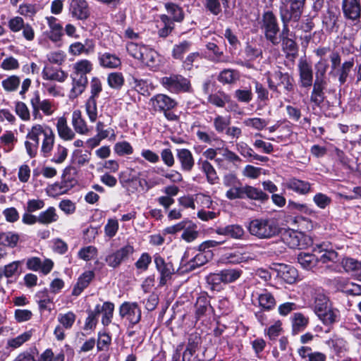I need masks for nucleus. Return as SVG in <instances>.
<instances>
[{"mask_svg": "<svg viewBox=\"0 0 361 361\" xmlns=\"http://www.w3.org/2000/svg\"><path fill=\"white\" fill-rule=\"evenodd\" d=\"M157 27L158 28L157 34L159 37L165 38L168 37L174 29V23L166 14H161L159 16V20L157 21Z\"/></svg>", "mask_w": 361, "mask_h": 361, "instance_id": "obj_29", "label": "nucleus"}, {"mask_svg": "<svg viewBox=\"0 0 361 361\" xmlns=\"http://www.w3.org/2000/svg\"><path fill=\"white\" fill-rule=\"evenodd\" d=\"M20 236L17 233L12 231H0V243L4 246L14 248L17 246Z\"/></svg>", "mask_w": 361, "mask_h": 361, "instance_id": "obj_47", "label": "nucleus"}, {"mask_svg": "<svg viewBox=\"0 0 361 361\" xmlns=\"http://www.w3.org/2000/svg\"><path fill=\"white\" fill-rule=\"evenodd\" d=\"M245 197L255 200L264 201L268 200L269 196L260 189L250 185H245L244 198Z\"/></svg>", "mask_w": 361, "mask_h": 361, "instance_id": "obj_52", "label": "nucleus"}, {"mask_svg": "<svg viewBox=\"0 0 361 361\" xmlns=\"http://www.w3.org/2000/svg\"><path fill=\"white\" fill-rule=\"evenodd\" d=\"M35 299L38 305L40 312H51L54 306V298L47 289L38 291L35 295Z\"/></svg>", "mask_w": 361, "mask_h": 361, "instance_id": "obj_22", "label": "nucleus"}, {"mask_svg": "<svg viewBox=\"0 0 361 361\" xmlns=\"http://www.w3.org/2000/svg\"><path fill=\"white\" fill-rule=\"evenodd\" d=\"M134 251L133 246L128 244L116 252L108 255L106 257L105 261L109 267L116 268L123 261L128 259L133 254Z\"/></svg>", "mask_w": 361, "mask_h": 361, "instance_id": "obj_13", "label": "nucleus"}, {"mask_svg": "<svg viewBox=\"0 0 361 361\" xmlns=\"http://www.w3.org/2000/svg\"><path fill=\"white\" fill-rule=\"evenodd\" d=\"M292 333L294 335L304 331L308 323L309 319L300 312L294 313L291 317Z\"/></svg>", "mask_w": 361, "mask_h": 361, "instance_id": "obj_41", "label": "nucleus"}, {"mask_svg": "<svg viewBox=\"0 0 361 361\" xmlns=\"http://www.w3.org/2000/svg\"><path fill=\"white\" fill-rule=\"evenodd\" d=\"M34 128L37 138L42 136L40 146V154L42 157L48 158L51 157L55 142V133L51 126L47 124L35 123Z\"/></svg>", "mask_w": 361, "mask_h": 361, "instance_id": "obj_3", "label": "nucleus"}, {"mask_svg": "<svg viewBox=\"0 0 361 361\" xmlns=\"http://www.w3.org/2000/svg\"><path fill=\"white\" fill-rule=\"evenodd\" d=\"M339 288L341 291L350 295H361V285L348 281L343 280L341 283Z\"/></svg>", "mask_w": 361, "mask_h": 361, "instance_id": "obj_62", "label": "nucleus"}, {"mask_svg": "<svg viewBox=\"0 0 361 361\" xmlns=\"http://www.w3.org/2000/svg\"><path fill=\"white\" fill-rule=\"evenodd\" d=\"M301 86L310 87L312 85L313 73L312 66L305 60L300 59L298 63Z\"/></svg>", "mask_w": 361, "mask_h": 361, "instance_id": "obj_23", "label": "nucleus"}, {"mask_svg": "<svg viewBox=\"0 0 361 361\" xmlns=\"http://www.w3.org/2000/svg\"><path fill=\"white\" fill-rule=\"evenodd\" d=\"M20 78L16 75H9L1 81L4 90L7 92H13L18 90L20 85Z\"/></svg>", "mask_w": 361, "mask_h": 361, "instance_id": "obj_51", "label": "nucleus"}, {"mask_svg": "<svg viewBox=\"0 0 361 361\" xmlns=\"http://www.w3.org/2000/svg\"><path fill=\"white\" fill-rule=\"evenodd\" d=\"M22 265L21 260L13 261L4 265L0 268V279L6 277L9 281V279L18 277L22 272Z\"/></svg>", "mask_w": 361, "mask_h": 361, "instance_id": "obj_28", "label": "nucleus"}, {"mask_svg": "<svg viewBox=\"0 0 361 361\" xmlns=\"http://www.w3.org/2000/svg\"><path fill=\"white\" fill-rule=\"evenodd\" d=\"M293 78L288 73L275 71L269 73L267 77L268 86L270 90L276 91L279 86H283L286 91L290 92L293 90Z\"/></svg>", "mask_w": 361, "mask_h": 361, "instance_id": "obj_7", "label": "nucleus"}, {"mask_svg": "<svg viewBox=\"0 0 361 361\" xmlns=\"http://www.w3.org/2000/svg\"><path fill=\"white\" fill-rule=\"evenodd\" d=\"M72 80V88L70 91V97L75 98L80 95L85 90L88 83L87 76H78L71 74Z\"/></svg>", "mask_w": 361, "mask_h": 361, "instance_id": "obj_35", "label": "nucleus"}, {"mask_svg": "<svg viewBox=\"0 0 361 361\" xmlns=\"http://www.w3.org/2000/svg\"><path fill=\"white\" fill-rule=\"evenodd\" d=\"M17 141V137L11 130H6L0 136V143L2 145L5 152H11L14 149Z\"/></svg>", "mask_w": 361, "mask_h": 361, "instance_id": "obj_45", "label": "nucleus"}, {"mask_svg": "<svg viewBox=\"0 0 361 361\" xmlns=\"http://www.w3.org/2000/svg\"><path fill=\"white\" fill-rule=\"evenodd\" d=\"M258 25L265 39L273 45H278L280 28L276 15L271 11H264L258 19Z\"/></svg>", "mask_w": 361, "mask_h": 361, "instance_id": "obj_2", "label": "nucleus"}, {"mask_svg": "<svg viewBox=\"0 0 361 361\" xmlns=\"http://www.w3.org/2000/svg\"><path fill=\"white\" fill-rule=\"evenodd\" d=\"M243 271L240 269H225L221 270L224 283L228 284L236 281L242 275Z\"/></svg>", "mask_w": 361, "mask_h": 361, "instance_id": "obj_58", "label": "nucleus"}, {"mask_svg": "<svg viewBox=\"0 0 361 361\" xmlns=\"http://www.w3.org/2000/svg\"><path fill=\"white\" fill-rule=\"evenodd\" d=\"M99 61L101 66L107 68H116L121 64L120 58L109 52L99 54Z\"/></svg>", "mask_w": 361, "mask_h": 361, "instance_id": "obj_43", "label": "nucleus"}, {"mask_svg": "<svg viewBox=\"0 0 361 361\" xmlns=\"http://www.w3.org/2000/svg\"><path fill=\"white\" fill-rule=\"evenodd\" d=\"M216 233L219 235L228 236L236 240L243 239L245 234L243 227L238 224L217 228Z\"/></svg>", "mask_w": 361, "mask_h": 361, "instance_id": "obj_33", "label": "nucleus"}, {"mask_svg": "<svg viewBox=\"0 0 361 361\" xmlns=\"http://www.w3.org/2000/svg\"><path fill=\"white\" fill-rule=\"evenodd\" d=\"M97 315L102 314V324L104 327L109 326L112 321L114 305L111 302H104L102 305L97 304L94 307Z\"/></svg>", "mask_w": 361, "mask_h": 361, "instance_id": "obj_26", "label": "nucleus"}, {"mask_svg": "<svg viewBox=\"0 0 361 361\" xmlns=\"http://www.w3.org/2000/svg\"><path fill=\"white\" fill-rule=\"evenodd\" d=\"M326 343L336 354H340L347 350V343L343 338H331Z\"/></svg>", "mask_w": 361, "mask_h": 361, "instance_id": "obj_63", "label": "nucleus"}, {"mask_svg": "<svg viewBox=\"0 0 361 361\" xmlns=\"http://www.w3.org/2000/svg\"><path fill=\"white\" fill-rule=\"evenodd\" d=\"M25 141L26 152L30 158H35L39 149V139L37 138L34 124L27 130Z\"/></svg>", "mask_w": 361, "mask_h": 361, "instance_id": "obj_19", "label": "nucleus"}, {"mask_svg": "<svg viewBox=\"0 0 361 361\" xmlns=\"http://www.w3.org/2000/svg\"><path fill=\"white\" fill-rule=\"evenodd\" d=\"M167 16H169L173 23H181L184 20L185 13L183 8L173 2H167L164 4Z\"/></svg>", "mask_w": 361, "mask_h": 361, "instance_id": "obj_38", "label": "nucleus"}, {"mask_svg": "<svg viewBox=\"0 0 361 361\" xmlns=\"http://www.w3.org/2000/svg\"><path fill=\"white\" fill-rule=\"evenodd\" d=\"M208 102L220 108L226 107V104H228L226 107L227 111L236 112L237 109H238L237 103L232 101L231 97L224 92L219 91L214 94H210L208 97Z\"/></svg>", "mask_w": 361, "mask_h": 361, "instance_id": "obj_14", "label": "nucleus"}, {"mask_svg": "<svg viewBox=\"0 0 361 361\" xmlns=\"http://www.w3.org/2000/svg\"><path fill=\"white\" fill-rule=\"evenodd\" d=\"M314 252L321 254L317 257V262L323 264L336 262L338 259V253L334 251L329 243L323 242L316 244L313 248Z\"/></svg>", "mask_w": 361, "mask_h": 361, "instance_id": "obj_15", "label": "nucleus"}, {"mask_svg": "<svg viewBox=\"0 0 361 361\" xmlns=\"http://www.w3.org/2000/svg\"><path fill=\"white\" fill-rule=\"evenodd\" d=\"M46 20L50 30L48 37L54 42H59L63 35L62 25L55 17H47Z\"/></svg>", "mask_w": 361, "mask_h": 361, "instance_id": "obj_31", "label": "nucleus"}, {"mask_svg": "<svg viewBox=\"0 0 361 361\" xmlns=\"http://www.w3.org/2000/svg\"><path fill=\"white\" fill-rule=\"evenodd\" d=\"M38 219L39 223L47 225L57 221L59 215L54 207H49L45 211L39 213Z\"/></svg>", "mask_w": 361, "mask_h": 361, "instance_id": "obj_49", "label": "nucleus"}, {"mask_svg": "<svg viewBox=\"0 0 361 361\" xmlns=\"http://www.w3.org/2000/svg\"><path fill=\"white\" fill-rule=\"evenodd\" d=\"M142 57L140 59L145 65L151 68H157L161 63V57L159 54L154 49L146 46L143 50Z\"/></svg>", "mask_w": 361, "mask_h": 361, "instance_id": "obj_34", "label": "nucleus"}, {"mask_svg": "<svg viewBox=\"0 0 361 361\" xmlns=\"http://www.w3.org/2000/svg\"><path fill=\"white\" fill-rule=\"evenodd\" d=\"M211 257L210 252H205L200 248L199 250L188 249L181 259L180 265L185 267V270L192 271L205 264Z\"/></svg>", "mask_w": 361, "mask_h": 361, "instance_id": "obj_4", "label": "nucleus"}, {"mask_svg": "<svg viewBox=\"0 0 361 361\" xmlns=\"http://www.w3.org/2000/svg\"><path fill=\"white\" fill-rule=\"evenodd\" d=\"M283 240L292 249H305L313 244L310 236L295 231H286L283 234Z\"/></svg>", "mask_w": 361, "mask_h": 361, "instance_id": "obj_8", "label": "nucleus"}, {"mask_svg": "<svg viewBox=\"0 0 361 361\" xmlns=\"http://www.w3.org/2000/svg\"><path fill=\"white\" fill-rule=\"evenodd\" d=\"M243 124L258 131L262 130L268 124V121L264 118L253 117L247 118L243 121Z\"/></svg>", "mask_w": 361, "mask_h": 361, "instance_id": "obj_61", "label": "nucleus"}, {"mask_svg": "<svg viewBox=\"0 0 361 361\" xmlns=\"http://www.w3.org/2000/svg\"><path fill=\"white\" fill-rule=\"evenodd\" d=\"M149 104L155 111L164 112L171 110L176 106L177 102L169 96L164 94H157L153 96Z\"/></svg>", "mask_w": 361, "mask_h": 361, "instance_id": "obj_16", "label": "nucleus"}, {"mask_svg": "<svg viewBox=\"0 0 361 361\" xmlns=\"http://www.w3.org/2000/svg\"><path fill=\"white\" fill-rule=\"evenodd\" d=\"M338 15L336 12L329 9L326 13L323 16L322 23L326 31H336L338 28Z\"/></svg>", "mask_w": 361, "mask_h": 361, "instance_id": "obj_48", "label": "nucleus"}, {"mask_svg": "<svg viewBox=\"0 0 361 361\" xmlns=\"http://www.w3.org/2000/svg\"><path fill=\"white\" fill-rule=\"evenodd\" d=\"M119 180L122 186L131 193L137 191L138 188L141 186L139 173L132 169H128L121 172L119 176Z\"/></svg>", "mask_w": 361, "mask_h": 361, "instance_id": "obj_12", "label": "nucleus"}, {"mask_svg": "<svg viewBox=\"0 0 361 361\" xmlns=\"http://www.w3.org/2000/svg\"><path fill=\"white\" fill-rule=\"evenodd\" d=\"M31 336L32 333L30 331H26L15 338H9L6 343L7 348H10L11 350L16 349L20 347L25 342L28 341Z\"/></svg>", "mask_w": 361, "mask_h": 361, "instance_id": "obj_54", "label": "nucleus"}, {"mask_svg": "<svg viewBox=\"0 0 361 361\" xmlns=\"http://www.w3.org/2000/svg\"><path fill=\"white\" fill-rule=\"evenodd\" d=\"M161 85L171 93L179 94L191 91L189 79L179 74H171L160 79Z\"/></svg>", "mask_w": 361, "mask_h": 361, "instance_id": "obj_6", "label": "nucleus"}, {"mask_svg": "<svg viewBox=\"0 0 361 361\" xmlns=\"http://www.w3.org/2000/svg\"><path fill=\"white\" fill-rule=\"evenodd\" d=\"M250 233L258 239H270L276 237L280 228L274 219H255L252 220L247 227Z\"/></svg>", "mask_w": 361, "mask_h": 361, "instance_id": "obj_1", "label": "nucleus"}, {"mask_svg": "<svg viewBox=\"0 0 361 361\" xmlns=\"http://www.w3.org/2000/svg\"><path fill=\"white\" fill-rule=\"evenodd\" d=\"M324 79L319 78V76H317L314 83L313 90L310 98L311 101L316 105H319L324 100L323 90L324 88Z\"/></svg>", "mask_w": 361, "mask_h": 361, "instance_id": "obj_42", "label": "nucleus"}, {"mask_svg": "<svg viewBox=\"0 0 361 361\" xmlns=\"http://www.w3.org/2000/svg\"><path fill=\"white\" fill-rule=\"evenodd\" d=\"M331 305V302L325 295L318 293L314 298V311L315 314H317L322 312L323 309H326Z\"/></svg>", "mask_w": 361, "mask_h": 361, "instance_id": "obj_64", "label": "nucleus"}, {"mask_svg": "<svg viewBox=\"0 0 361 361\" xmlns=\"http://www.w3.org/2000/svg\"><path fill=\"white\" fill-rule=\"evenodd\" d=\"M42 78L47 80L63 82L68 78V73L59 68L51 66H44L42 72Z\"/></svg>", "mask_w": 361, "mask_h": 361, "instance_id": "obj_32", "label": "nucleus"}, {"mask_svg": "<svg viewBox=\"0 0 361 361\" xmlns=\"http://www.w3.org/2000/svg\"><path fill=\"white\" fill-rule=\"evenodd\" d=\"M192 43L188 41H183L173 46L172 56L176 59H183V55L190 50Z\"/></svg>", "mask_w": 361, "mask_h": 361, "instance_id": "obj_57", "label": "nucleus"}, {"mask_svg": "<svg viewBox=\"0 0 361 361\" xmlns=\"http://www.w3.org/2000/svg\"><path fill=\"white\" fill-rule=\"evenodd\" d=\"M256 300L258 302V306L264 311L272 310L276 305L274 296L267 290L256 293Z\"/></svg>", "mask_w": 361, "mask_h": 361, "instance_id": "obj_25", "label": "nucleus"}, {"mask_svg": "<svg viewBox=\"0 0 361 361\" xmlns=\"http://www.w3.org/2000/svg\"><path fill=\"white\" fill-rule=\"evenodd\" d=\"M341 264L345 272L361 281V262L351 257H344Z\"/></svg>", "mask_w": 361, "mask_h": 361, "instance_id": "obj_30", "label": "nucleus"}, {"mask_svg": "<svg viewBox=\"0 0 361 361\" xmlns=\"http://www.w3.org/2000/svg\"><path fill=\"white\" fill-rule=\"evenodd\" d=\"M342 11L343 16L353 22V32L349 37H353L361 30V3L360 0H342Z\"/></svg>", "mask_w": 361, "mask_h": 361, "instance_id": "obj_5", "label": "nucleus"}, {"mask_svg": "<svg viewBox=\"0 0 361 361\" xmlns=\"http://www.w3.org/2000/svg\"><path fill=\"white\" fill-rule=\"evenodd\" d=\"M156 269L160 274L159 285L164 286L174 274V268L171 262H166L158 253L153 256Z\"/></svg>", "mask_w": 361, "mask_h": 361, "instance_id": "obj_11", "label": "nucleus"}, {"mask_svg": "<svg viewBox=\"0 0 361 361\" xmlns=\"http://www.w3.org/2000/svg\"><path fill=\"white\" fill-rule=\"evenodd\" d=\"M111 343V337L106 329H104V331H99L98 333L97 347L99 351L108 350Z\"/></svg>", "mask_w": 361, "mask_h": 361, "instance_id": "obj_60", "label": "nucleus"}, {"mask_svg": "<svg viewBox=\"0 0 361 361\" xmlns=\"http://www.w3.org/2000/svg\"><path fill=\"white\" fill-rule=\"evenodd\" d=\"M74 185V180L63 178L60 182L49 185L45 190L48 196L55 197L67 193L73 188Z\"/></svg>", "mask_w": 361, "mask_h": 361, "instance_id": "obj_18", "label": "nucleus"}, {"mask_svg": "<svg viewBox=\"0 0 361 361\" xmlns=\"http://www.w3.org/2000/svg\"><path fill=\"white\" fill-rule=\"evenodd\" d=\"M176 157L183 172H190L195 166V159L192 152L188 149H176Z\"/></svg>", "mask_w": 361, "mask_h": 361, "instance_id": "obj_21", "label": "nucleus"}, {"mask_svg": "<svg viewBox=\"0 0 361 361\" xmlns=\"http://www.w3.org/2000/svg\"><path fill=\"white\" fill-rule=\"evenodd\" d=\"M32 99H37V106L42 113L47 116H51L55 111V106L52 102L49 99L40 100L39 93L35 91Z\"/></svg>", "mask_w": 361, "mask_h": 361, "instance_id": "obj_46", "label": "nucleus"}, {"mask_svg": "<svg viewBox=\"0 0 361 361\" xmlns=\"http://www.w3.org/2000/svg\"><path fill=\"white\" fill-rule=\"evenodd\" d=\"M93 69L92 63L87 59H80L73 64V72L71 74L78 76H87Z\"/></svg>", "mask_w": 361, "mask_h": 361, "instance_id": "obj_44", "label": "nucleus"}, {"mask_svg": "<svg viewBox=\"0 0 361 361\" xmlns=\"http://www.w3.org/2000/svg\"><path fill=\"white\" fill-rule=\"evenodd\" d=\"M285 185L287 189L301 195H305L312 192V184L310 182L296 178H288Z\"/></svg>", "mask_w": 361, "mask_h": 361, "instance_id": "obj_20", "label": "nucleus"}, {"mask_svg": "<svg viewBox=\"0 0 361 361\" xmlns=\"http://www.w3.org/2000/svg\"><path fill=\"white\" fill-rule=\"evenodd\" d=\"M239 73L233 69H225L222 71L218 77V80L223 84H231L239 79Z\"/></svg>", "mask_w": 361, "mask_h": 361, "instance_id": "obj_55", "label": "nucleus"}, {"mask_svg": "<svg viewBox=\"0 0 361 361\" xmlns=\"http://www.w3.org/2000/svg\"><path fill=\"white\" fill-rule=\"evenodd\" d=\"M76 319V315L74 312L69 311L66 313H60L57 317V320L60 326L66 329H70L73 326Z\"/></svg>", "mask_w": 361, "mask_h": 361, "instance_id": "obj_56", "label": "nucleus"}, {"mask_svg": "<svg viewBox=\"0 0 361 361\" xmlns=\"http://www.w3.org/2000/svg\"><path fill=\"white\" fill-rule=\"evenodd\" d=\"M303 9L304 8H292L289 9L283 8L282 10H279L280 18L283 23L282 31L280 34V37H279L280 41L285 39L286 38H289L290 29L288 23L290 20L298 22L302 14Z\"/></svg>", "mask_w": 361, "mask_h": 361, "instance_id": "obj_9", "label": "nucleus"}, {"mask_svg": "<svg viewBox=\"0 0 361 361\" xmlns=\"http://www.w3.org/2000/svg\"><path fill=\"white\" fill-rule=\"evenodd\" d=\"M245 54L249 61H255L262 55L260 46L256 43H248L245 48Z\"/></svg>", "mask_w": 361, "mask_h": 361, "instance_id": "obj_59", "label": "nucleus"}, {"mask_svg": "<svg viewBox=\"0 0 361 361\" xmlns=\"http://www.w3.org/2000/svg\"><path fill=\"white\" fill-rule=\"evenodd\" d=\"M197 166L199 169L204 174L209 184L215 185L219 183V178L216 171L209 161L199 159Z\"/></svg>", "mask_w": 361, "mask_h": 361, "instance_id": "obj_24", "label": "nucleus"}, {"mask_svg": "<svg viewBox=\"0 0 361 361\" xmlns=\"http://www.w3.org/2000/svg\"><path fill=\"white\" fill-rule=\"evenodd\" d=\"M278 275L287 283L292 284L296 281L298 276L297 269L290 265H280Z\"/></svg>", "mask_w": 361, "mask_h": 361, "instance_id": "obj_40", "label": "nucleus"}, {"mask_svg": "<svg viewBox=\"0 0 361 361\" xmlns=\"http://www.w3.org/2000/svg\"><path fill=\"white\" fill-rule=\"evenodd\" d=\"M71 124L75 132L80 135H87L90 132L87 122L82 118V113L78 109L73 111L72 113Z\"/></svg>", "mask_w": 361, "mask_h": 361, "instance_id": "obj_36", "label": "nucleus"}, {"mask_svg": "<svg viewBox=\"0 0 361 361\" xmlns=\"http://www.w3.org/2000/svg\"><path fill=\"white\" fill-rule=\"evenodd\" d=\"M71 16L77 19L83 20L90 16V8L86 0H71L69 5Z\"/></svg>", "mask_w": 361, "mask_h": 361, "instance_id": "obj_17", "label": "nucleus"}, {"mask_svg": "<svg viewBox=\"0 0 361 361\" xmlns=\"http://www.w3.org/2000/svg\"><path fill=\"white\" fill-rule=\"evenodd\" d=\"M94 277V273L92 271H85L78 279L74 286L72 294L78 296L86 288Z\"/></svg>", "mask_w": 361, "mask_h": 361, "instance_id": "obj_37", "label": "nucleus"}, {"mask_svg": "<svg viewBox=\"0 0 361 361\" xmlns=\"http://www.w3.org/2000/svg\"><path fill=\"white\" fill-rule=\"evenodd\" d=\"M56 127L58 135L61 140L71 141L75 138V132L68 126L67 120L64 116L57 118Z\"/></svg>", "mask_w": 361, "mask_h": 361, "instance_id": "obj_27", "label": "nucleus"}, {"mask_svg": "<svg viewBox=\"0 0 361 361\" xmlns=\"http://www.w3.org/2000/svg\"><path fill=\"white\" fill-rule=\"evenodd\" d=\"M298 263L305 269H311L316 266L317 257L313 254L301 252L298 257Z\"/></svg>", "mask_w": 361, "mask_h": 361, "instance_id": "obj_53", "label": "nucleus"}, {"mask_svg": "<svg viewBox=\"0 0 361 361\" xmlns=\"http://www.w3.org/2000/svg\"><path fill=\"white\" fill-rule=\"evenodd\" d=\"M86 114L91 123H95L98 118L97 99L88 98L85 104Z\"/></svg>", "mask_w": 361, "mask_h": 361, "instance_id": "obj_50", "label": "nucleus"}, {"mask_svg": "<svg viewBox=\"0 0 361 361\" xmlns=\"http://www.w3.org/2000/svg\"><path fill=\"white\" fill-rule=\"evenodd\" d=\"M119 315L134 326L141 319V310L137 302H124L119 307Z\"/></svg>", "mask_w": 361, "mask_h": 361, "instance_id": "obj_10", "label": "nucleus"}, {"mask_svg": "<svg viewBox=\"0 0 361 361\" xmlns=\"http://www.w3.org/2000/svg\"><path fill=\"white\" fill-rule=\"evenodd\" d=\"M316 314L324 325L329 326L337 321L339 311L331 305Z\"/></svg>", "mask_w": 361, "mask_h": 361, "instance_id": "obj_39", "label": "nucleus"}]
</instances>
